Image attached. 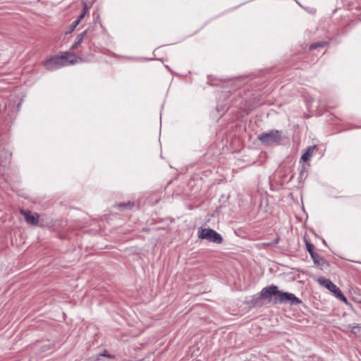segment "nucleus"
Listing matches in <instances>:
<instances>
[{"label": "nucleus", "instance_id": "ddd939ff", "mask_svg": "<svg viewBox=\"0 0 361 361\" xmlns=\"http://www.w3.org/2000/svg\"><path fill=\"white\" fill-rule=\"evenodd\" d=\"M89 9H90V7L87 6V4L85 2H84L82 11L87 13L88 12Z\"/></svg>", "mask_w": 361, "mask_h": 361}, {"label": "nucleus", "instance_id": "423d86ee", "mask_svg": "<svg viewBox=\"0 0 361 361\" xmlns=\"http://www.w3.org/2000/svg\"><path fill=\"white\" fill-rule=\"evenodd\" d=\"M20 213L24 216L25 221L27 224L30 225H37L39 221V215L35 212H32L30 211H26L21 209Z\"/></svg>", "mask_w": 361, "mask_h": 361}, {"label": "nucleus", "instance_id": "1a4fd4ad", "mask_svg": "<svg viewBox=\"0 0 361 361\" xmlns=\"http://www.w3.org/2000/svg\"><path fill=\"white\" fill-rule=\"evenodd\" d=\"M86 33L87 31L85 30L78 36L76 42L71 47V49H75L78 47V46L82 42Z\"/></svg>", "mask_w": 361, "mask_h": 361}, {"label": "nucleus", "instance_id": "2eb2a0df", "mask_svg": "<svg viewBox=\"0 0 361 361\" xmlns=\"http://www.w3.org/2000/svg\"><path fill=\"white\" fill-rule=\"evenodd\" d=\"M128 204H129V203H127V204H125V203H123V204H119L118 205V207L121 209H123L126 208Z\"/></svg>", "mask_w": 361, "mask_h": 361}, {"label": "nucleus", "instance_id": "dca6fc26", "mask_svg": "<svg viewBox=\"0 0 361 361\" xmlns=\"http://www.w3.org/2000/svg\"><path fill=\"white\" fill-rule=\"evenodd\" d=\"M306 245L307 249L312 248V245L307 242L306 243Z\"/></svg>", "mask_w": 361, "mask_h": 361}, {"label": "nucleus", "instance_id": "39448f33", "mask_svg": "<svg viewBox=\"0 0 361 361\" xmlns=\"http://www.w3.org/2000/svg\"><path fill=\"white\" fill-rule=\"evenodd\" d=\"M199 238L206 239L209 241L220 243L222 241L221 235L215 231L210 228L201 229L199 231Z\"/></svg>", "mask_w": 361, "mask_h": 361}, {"label": "nucleus", "instance_id": "f8f14e48", "mask_svg": "<svg viewBox=\"0 0 361 361\" xmlns=\"http://www.w3.org/2000/svg\"><path fill=\"white\" fill-rule=\"evenodd\" d=\"M325 43L324 42H322V43H315V44H313L310 46V49H316L317 47H322V46H324Z\"/></svg>", "mask_w": 361, "mask_h": 361}, {"label": "nucleus", "instance_id": "4468645a", "mask_svg": "<svg viewBox=\"0 0 361 361\" xmlns=\"http://www.w3.org/2000/svg\"><path fill=\"white\" fill-rule=\"evenodd\" d=\"M86 15V13L85 12H82L81 14L79 16L78 18L77 19V20H79V22H80L83 18Z\"/></svg>", "mask_w": 361, "mask_h": 361}, {"label": "nucleus", "instance_id": "f3484780", "mask_svg": "<svg viewBox=\"0 0 361 361\" xmlns=\"http://www.w3.org/2000/svg\"><path fill=\"white\" fill-rule=\"evenodd\" d=\"M102 355H103V356H106V354H104H104H102ZM107 357H111V356H109V355H107Z\"/></svg>", "mask_w": 361, "mask_h": 361}, {"label": "nucleus", "instance_id": "f03ea898", "mask_svg": "<svg viewBox=\"0 0 361 361\" xmlns=\"http://www.w3.org/2000/svg\"><path fill=\"white\" fill-rule=\"evenodd\" d=\"M82 61V59L80 57H76L70 52H64L61 56H54L46 60L43 65L47 70L54 71L62 66Z\"/></svg>", "mask_w": 361, "mask_h": 361}, {"label": "nucleus", "instance_id": "20e7f679", "mask_svg": "<svg viewBox=\"0 0 361 361\" xmlns=\"http://www.w3.org/2000/svg\"><path fill=\"white\" fill-rule=\"evenodd\" d=\"M258 139L264 145H269L279 142L281 134L278 130H271L267 133L260 134Z\"/></svg>", "mask_w": 361, "mask_h": 361}, {"label": "nucleus", "instance_id": "7ed1b4c3", "mask_svg": "<svg viewBox=\"0 0 361 361\" xmlns=\"http://www.w3.org/2000/svg\"><path fill=\"white\" fill-rule=\"evenodd\" d=\"M316 281L319 285L326 288L330 292L334 293L337 298L340 299L345 303H348L347 298L344 296L341 290L337 287L336 285L333 283L329 279H325L324 277H319L316 279Z\"/></svg>", "mask_w": 361, "mask_h": 361}, {"label": "nucleus", "instance_id": "9b49d317", "mask_svg": "<svg viewBox=\"0 0 361 361\" xmlns=\"http://www.w3.org/2000/svg\"><path fill=\"white\" fill-rule=\"evenodd\" d=\"M80 23L79 20H75L70 26L71 32L74 30L75 28Z\"/></svg>", "mask_w": 361, "mask_h": 361}, {"label": "nucleus", "instance_id": "0eeeda50", "mask_svg": "<svg viewBox=\"0 0 361 361\" xmlns=\"http://www.w3.org/2000/svg\"><path fill=\"white\" fill-rule=\"evenodd\" d=\"M308 251L310 252L311 257H312L315 264H317L318 266H322L324 264H326V261L322 257H320L318 254H317L314 252V250H308Z\"/></svg>", "mask_w": 361, "mask_h": 361}, {"label": "nucleus", "instance_id": "f257e3e1", "mask_svg": "<svg viewBox=\"0 0 361 361\" xmlns=\"http://www.w3.org/2000/svg\"><path fill=\"white\" fill-rule=\"evenodd\" d=\"M260 295L262 299H269V301L271 300V297H273L272 300L274 303H285L290 305L302 303L301 300L297 298L294 294L280 291L278 287L274 285L264 288L261 290Z\"/></svg>", "mask_w": 361, "mask_h": 361}, {"label": "nucleus", "instance_id": "9d476101", "mask_svg": "<svg viewBox=\"0 0 361 361\" xmlns=\"http://www.w3.org/2000/svg\"><path fill=\"white\" fill-rule=\"evenodd\" d=\"M361 328V325H346V326H343V330L344 331H350L353 334H356L357 333V329H359Z\"/></svg>", "mask_w": 361, "mask_h": 361}, {"label": "nucleus", "instance_id": "6e6552de", "mask_svg": "<svg viewBox=\"0 0 361 361\" xmlns=\"http://www.w3.org/2000/svg\"><path fill=\"white\" fill-rule=\"evenodd\" d=\"M314 148L315 146L308 147L307 151L302 155L301 160L304 162L310 160L313 155Z\"/></svg>", "mask_w": 361, "mask_h": 361}]
</instances>
